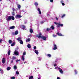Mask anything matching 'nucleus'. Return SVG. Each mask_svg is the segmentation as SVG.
Wrapping results in <instances>:
<instances>
[{
	"instance_id": "nucleus-39",
	"label": "nucleus",
	"mask_w": 79,
	"mask_h": 79,
	"mask_svg": "<svg viewBox=\"0 0 79 79\" xmlns=\"http://www.w3.org/2000/svg\"><path fill=\"white\" fill-rule=\"evenodd\" d=\"M52 35L53 37H56V35L53 34Z\"/></svg>"
},
{
	"instance_id": "nucleus-63",
	"label": "nucleus",
	"mask_w": 79,
	"mask_h": 79,
	"mask_svg": "<svg viewBox=\"0 0 79 79\" xmlns=\"http://www.w3.org/2000/svg\"><path fill=\"white\" fill-rule=\"evenodd\" d=\"M42 23H44V22H41V24H42Z\"/></svg>"
},
{
	"instance_id": "nucleus-37",
	"label": "nucleus",
	"mask_w": 79,
	"mask_h": 79,
	"mask_svg": "<svg viewBox=\"0 0 79 79\" xmlns=\"http://www.w3.org/2000/svg\"><path fill=\"white\" fill-rule=\"evenodd\" d=\"M10 79H15V77H10Z\"/></svg>"
},
{
	"instance_id": "nucleus-9",
	"label": "nucleus",
	"mask_w": 79,
	"mask_h": 79,
	"mask_svg": "<svg viewBox=\"0 0 79 79\" xmlns=\"http://www.w3.org/2000/svg\"><path fill=\"white\" fill-rule=\"evenodd\" d=\"M17 6L18 9H19V10H20V8H21V6L19 4H17Z\"/></svg>"
},
{
	"instance_id": "nucleus-15",
	"label": "nucleus",
	"mask_w": 79,
	"mask_h": 79,
	"mask_svg": "<svg viewBox=\"0 0 79 79\" xmlns=\"http://www.w3.org/2000/svg\"><path fill=\"white\" fill-rule=\"evenodd\" d=\"M21 39L22 38L21 37H19L17 38V40L20 41L21 40Z\"/></svg>"
},
{
	"instance_id": "nucleus-8",
	"label": "nucleus",
	"mask_w": 79,
	"mask_h": 79,
	"mask_svg": "<svg viewBox=\"0 0 79 79\" xmlns=\"http://www.w3.org/2000/svg\"><path fill=\"white\" fill-rule=\"evenodd\" d=\"M21 17H22V16L20 15H17L16 16H15V18H21Z\"/></svg>"
},
{
	"instance_id": "nucleus-53",
	"label": "nucleus",
	"mask_w": 79,
	"mask_h": 79,
	"mask_svg": "<svg viewBox=\"0 0 79 79\" xmlns=\"http://www.w3.org/2000/svg\"><path fill=\"white\" fill-rule=\"evenodd\" d=\"M25 24H26L27 23V21H25L24 22Z\"/></svg>"
},
{
	"instance_id": "nucleus-5",
	"label": "nucleus",
	"mask_w": 79,
	"mask_h": 79,
	"mask_svg": "<svg viewBox=\"0 0 79 79\" xmlns=\"http://www.w3.org/2000/svg\"><path fill=\"white\" fill-rule=\"evenodd\" d=\"M58 69L61 74H63V71L62 69H60V68H58Z\"/></svg>"
},
{
	"instance_id": "nucleus-34",
	"label": "nucleus",
	"mask_w": 79,
	"mask_h": 79,
	"mask_svg": "<svg viewBox=\"0 0 79 79\" xmlns=\"http://www.w3.org/2000/svg\"><path fill=\"white\" fill-rule=\"evenodd\" d=\"M51 29L50 28H47L46 29V31H50Z\"/></svg>"
},
{
	"instance_id": "nucleus-56",
	"label": "nucleus",
	"mask_w": 79,
	"mask_h": 79,
	"mask_svg": "<svg viewBox=\"0 0 79 79\" xmlns=\"http://www.w3.org/2000/svg\"><path fill=\"white\" fill-rule=\"evenodd\" d=\"M13 60H11V63H13Z\"/></svg>"
},
{
	"instance_id": "nucleus-33",
	"label": "nucleus",
	"mask_w": 79,
	"mask_h": 79,
	"mask_svg": "<svg viewBox=\"0 0 79 79\" xmlns=\"http://www.w3.org/2000/svg\"><path fill=\"white\" fill-rule=\"evenodd\" d=\"M11 52L10 51H9L8 52V55H10V53Z\"/></svg>"
},
{
	"instance_id": "nucleus-26",
	"label": "nucleus",
	"mask_w": 79,
	"mask_h": 79,
	"mask_svg": "<svg viewBox=\"0 0 79 79\" xmlns=\"http://www.w3.org/2000/svg\"><path fill=\"white\" fill-rule=\"evenodd\" d=\"M20 43L21 44H23V40H21L20 41Z\"/></svg>"
},
{
	"instance_id": "nucleus-54",
	"label": "nucleus",
	"mask_w": 79,
	"mask_h": 79,
	"mask_svg": "<svg viewBox=\"0 0 79 79\" xmlns=\"http://www.w3.org/2000/svg\"><path fill=\"white\" fill-rule=\"evenodd\" d=\"M48 15H49V12L47 13V15L48 16Z\"/></svg>"
},
{
	"instance_id": "nucleus-29",
	"label": "nucleus",
	"mask_w": 79,
	"mask_h": 79,
	"mask_svg": "<svg viewBox=\"0 0 79 79\" xmlns=\"http://www.w3.org/2000/svg\"><path fill=\"white\" fill-rule=\"evenodd\" d=\"M14 69H17V67L16 65H15L14 67Z\"/></svg>"
},
{
	"instance_id": "nucleus-57",
	"label": "nucleus",
	"mask_w": 79,
	"mask_h": 79,
	"mask_svg": "<svg viewBox=\"0 0 79 79\" xmlns=\"http://www.w3.org/2000/svg\"><path fill=\"white\" fill-rule=\"evenodd\" d=\"M24 64H26V61H25L24 62Z\"/></svg>"
},
{
	"instance_id": "nucleus-28",
	"label": "nucleus",
	"mask_w": 79,
	"mask_h": 79,
	"mask_svg": "<svg viewBox=\"0 0 79 79\" xmlns=\"http://www.w3.org/2000/svg\"><path fill=\"white\" fill-rule=\"evenodd\" d=\"M9 44H11V43H12V41H11V40H9Z\"/></svg>"
},
{
	"instance_id": "nucleus-62",
	"label": "nucleus",
	"mask_w": 79,
	"mask_h": 79,
	"mask_svg": "<svg viewBox=\"0 0 79 79\" xmlns=\"http://www.w3.org/2000/svg\"><path fill=\"white\" fill-rule=\"evenodd\" d=\"M67 2H68V0H67Z\"/></svg>"
},
{
	"instance_id": "nucleus-47",
	"label": "nucleus",
	"mask_w": 79,
	"mask_h": 79,
	"mask_svg": "<svg viewBox=\"0 0 79 79\" xmlns=\"http://www.w3.org/2000/svg\"><path fill=\"white\" fill-rule=\"evenodd\" d=\"M12 10L13 11H15V9H14V8H13L12 9Z\"/></svg>"
},
{
	"instance_id": "nucleus-19",
	"label": "nucleus",
	"mask_w": 79,
	"mask_h": 79,
	"mask_svg": "<svg viewBox=\"0 0 79 79\" xmlns=\"http://www.w3.org/2000/svg\"><path fill=\"white\" fill-rule=\"evenodd\" d=\"M22 29H25V28H26V27H25V26H24V25H22Z\"/></svg>"
},
{
	"instance_id": "nucleus-41",
	"label": "nucleus",
	"mask_w": 79,
	"mask_h": 79,
	"mask_svg": "<svg viewBox=\"0 0 79 79\" xmlns=\"http://www.w3.org/2000/svg\"><path fill=\"white\" fill-rule=\"evenodd\" d=\"M34 49V50H36V49H37V48H36V46H34L33 48Z\"/></svg>"
},
{
	"instance_id": "nucleus-6",
	"label": "nucleus",
	"mask_w": 79,
	"mask_h": 79,
	"mask_svg": "<svg viewBox=\"0 0 79 79\" xmlns=\"http://www.w3.org/2000/svg\"><path fill=\"white\" fill-rule=\"evenodd\" d=\"M2 63H3V64H5V61H6V60H5V58H3L2 59Z\"/></svg>"
},
{
	"instance_id": "nucleus-64",
	"label": "nucleus",
	"mask_w": 79,
	"mask_h": 79,
	"mask_svg": "<svg viewBox=\"0 0 79 79\" xmlns=\"http://www.w3.org/2000/svg\"><path fill=\"white\" fill-rule=\"evenodd\" d=\"M47 64V65H47V64Z\"/></svg>"
},
{
	"instance_id": "nucleus-21",
	"label": "nucleus",
	"mask_w": 79,
	"mask_h": 79,
	"mask_svg": "<svg viewBox=\"0 0 79 79\" xmlns=\"http://www.w3.org/2000/svg\"><path fill=\"white\" fill-rule=\"evenodd\" d=\"M18 34V31H15V35H17Z\"/></svg>"
},
{
	"instance_id": "nucleus-17",
	"label": "nucleus",
	"mask_w": 79,
	"mask_h": 79,
	"mask_svg": "<svg viewBox=\"0 0 79 79\" xmlns=\"http://www.w3.org/2000/svg\"><path fill=\"white\" fill-rule=\"evenodd\" d=\"M10 69H11V67H8L7 68V71H10Z\"/></svg>"
},
{
	"instance_id": "nucleus-35",
	"label": "nucleus",
	"mask_w": 79,
	"mask_h": 79,
	"mask_svg": "<svg viewBox=\"0 0 79 79\" xmlns=\"http://www.w3.org/2000/svg\"><path fill=\"white\" fill-rule=\"evenodd\" d=\"M74 71L75 72V74H77V70H75Z\"/></svg>"
},
{
	"instance_id": "nucleus-43",
	"label": "nucleus",
	"mask_w": 79,
	"mask_h": 79,
	"mask_svg": "<svg viewBox=\"0 0 79 79\" xmlns=\"http://www.w3.org/2000/svg\"><path fill=\"white\" fill-rule=\"evenodd\" d=\"M16 74L18 75L19 74V72L18 71H16Z\"/></svg>"
},
{
	"instance_id": "nucleus-60",
	"label": "nucleus",
	"mask_w": 79,
	"mask_h": 79,
	"mask_svg": "<svg viewBox=\"0 0 79 79\" xmlns=\"http://www.w3.org/2000/svg\"><path fill=\"white\" fill-rule=\"evenodd\" d=\"M0 1H2V0H0Z\"/></svg>"
},
{
	"instance_id": "nucleus-1",
	"label": "nucleus",
	"mask_w": 79,
	"mask_h": 79,
	"mask_svg": "<svg viewBox=\"0 0 79 79\" xmlns=\"http://www.w3.org/2000/svg\"><path fill=\"white\" fill-rule=\"evenodd\" d=\"M36 37H38L39 39L41 38L44 40H47V38L46 37L42 36V33H40L39 35H36Z\"/></svg>"
},
{
	"instance_id": "nucleus-10",
	"label": "nucleus",
	"mask_w": 79,
	"mask_h": 79,
	"mask_svg": "<svg viewBox=\"0 0 79 79\" xmlns=\"http://www.w3.org/2000/svg\"><path fill=\"white\" fill-rule=\"evenodd\" d=\"M63 2H64V1H63L62 0L61 1V3L62 6H64L65 4H64V3H63Z\"/></svg>"
},
{
	"instance_id": "nucleus-32",
	"label": "nucleus",
	"mask_w": 79,
	"mask_h": 79,
	"mask_svg": "<svg viewBox=\"0 0 79 79\" xmlns=\"http://www.w3.org/2000/svg\"><path fill=\"white\" fill-rule=\"evenodd\" d=\"M51 27L52 29V30H53L54 29H55V27H54L53 26H52Z\"/></svg>"
},
{
	"instance_id": "nucleus-23",
	"label": "nucleus",
	"mask_w": 79,
	"mask_h": 79,
	"mask_svg": "<svg viewBox=\"0 0 79 79\" xmlns=\"http://www.w3.org/2000/svg\"><path fill=\"white\" fill-rule=\"evenodd\" d=\"M15 42H14L12 44H11V46L12 47H13V46H14V45H15Z\"/></svg>"
},
{
	"instance_id": "nucleus-40",
	"label": "nucleus",
	"mask_w": 79,
	"mask_h": 79,
	"mask_svg": "<svg viewBox=\"0 0 79 79\" xmlns=\"http://www.w3.org/2000/svg\"><path fill=\"white\" fill-rule=\"evenodd\" d=\"M32 35L30 34L29 35L28 37H32Z\"/></svg>"
},
{
	"instance_id": "nucleus-50",
	"label": "nucleus",
	"mask_w": 79,
	"mask_h": 79,
	"mask_svg": "<svg viewBox=\"0 0 79 79\" xmlns=\"http://www.w3.org/2000/svg\"><path fill=\"white\" fill-rule=\"evenodd\" d=\"M51 2H53V0H50Z\"/></svg>"
},
{
	"instance_id": "nucleus-18",
	"label": "nucleus",
	"mask_w": 79,
	"mask_h": 79,
	"mask_svg": "<svg viewBox=\"0 0 79 79\" xmlns=\"http://www.w3.org/2000/svg\"><path fill=\"white\" fill-rule=\"evenodd\" d=\"M27 47L28 48H31V44H28L27 45Z\"/></svg>"
},
{
	"instance_id": "nucleus-30",
	"label": "nucleus",
	"mask_w": 79,
	"mask_h": 79,
	"mask_svg": "<svg viewBox=\"0 0 79 79\" xmlns=\"http://www.w3.org/2000/svg\"><path fill=\"white\" fill-rule=\"evenodd\" d=\"M42 60V58L40 57H39L38 59V61H40V60Z\"/></svg>"
},
{
	"instance_id": "nucleus-3",
	"label": "nucleus",
	"mask_w": 79,
	"mask_h": 79,
	"mask_svg": "<svg viewBox=\"0 0 79 79\" xmlns=\"http://www.w3.org/2000/svg\"><path fill=\"white\" fill-rule=\"evenodd\" d=\"M54 23L55 24H56V25H57V27H59L60 26L61 27H63V24H60V23H57L56 22H54Z\"/></svg>"
},
{
	"instance_id": "nucleus-36",
	"label": "nucleus",
	"mask_w": 79,
	"mask_h": 79,
	"mask_svg": "<svg viewBox=\"0 0 79 79\" xmlns=\"http://www.w3.org/2000/svg\"><path fill=\"white\" fill-rule=\"evenodd\" d=\"M21 60H16V62H18V61H20Z\"/></svg>"
},
{
	"instance_id": "nucleus-42",
	"label": "nucleus",
	"mask_w": 79,
	"mask_h": 79,
	"mask_svg": "<svg viewBox=\"0 0 79 79\" xmlns=\"http://www.w3.org/2000/svg\"><path fill=\"white\" fill-rule=\"evenodd\" d=\"M0 71H1V73H3V72H3V70L1 69H0Z\"/></svg>"
},
{
	"instance_id": "nucleus-31",
	"label": "nucleus",
	"mask_w": 79,
	"mask_h": 79,
	"mask_svg": "<svg viewBox=\"0 0 79 79\" xmlns=\"http://www.w3.org/2000/svg\"><path fill=\"white\" fill-rule=\"evenodd\" d=\"M35 5L37 6V5H38V3L37 2H35Z\"/></svg>"
},
{
	"instance_id": "nucleus-7",
	"label": "nucleus",
	"mask_w": 79,
	"mask_h": 79,
	"mask_svg": "<svg viewBox=\"0 0 79 79\" xmlns=\"http://www.w3.org/2000/svg\"><path fill=\"white\" fill-rule=\"evenodd\" d=\"M54 47L53 48V50H56L57 49V47H56V45L55 44H54Z\"/></svg>"
},
{
	"instance_id": "nucleus-59",
	"label": "nucleus",
	"mask_w": 79,
	"mask_h": 79,
	"mask_svg": "<svg viewBox=\"0 0 79 79\" xmlns=\"http://www.w3.org/2000/svg\"><path fill=\"white\" fill-rule=\"evenodd\" d=\"M56 62H57V60H56V61H55V63H56Z\"/></svg>"
},
{
	"instance_id": "nucleus-51",
	"label": "nucleus",
	"mask_w": 79,
	"mask_h": 79,
	"mask_svg": "<svg viewBox=\"0 0 79 79\" xmlns=\"http://www.w3.org/2000/svg\"><path fill=\"white\" fill-rule=\"evenodd\" d=\"M57 79H60V77H57Z\"/></svg>"
},
{
	"instance_id": "nucleus-16",
	"label": "nucleus",
	"mask_w": 79,
	"mask_h": 79,
	"mask_svg": "<svg viewBox=\"0 0 79 79\" xmlns=\"http://www.w3.org/2000/svg\"><path fill=\"white\" fill-rule=\"evenodd\" d=\"M30 40H31V39H30V38L27 39L26 40V42H30Z\"/></svg>"
},
{
	"instance_id": "nucleus-49",
	"label": "nucleus",
	"mask_w": 79,
	"mask_h": 79,
	"mask_svg": "<svg viewBox=\"0 0 79 79\" xmlns=\"http://www.w3.org/2000/svg\"><path fill=\"white\" fill-rule=\"evenodd\" d=\"M12 15L13 16H15V13L14 12L12 13Z\"/></svg>"
},
{
	"instance_id": "nucleus-4",
	"label": "nucleus",
	"mask_w": 79,
	"mask_h": 79,
	"mask_svg": "<svg viewBox=\"0 0 79 79\" xmlns=\"http://www.w3.org/2000/svg\"><path fill=\"white\" fill-rule=\"evenodd\" d=\"M14 55H16L18 56V55H19V52H18V51L16 50H15L14 52Z\"/></svg>"
},
{
	"instance_id": "nucleus-55",
	"label": "nucleus",
	"mask_w": 79,
	"mask_h": 79,
	"mask_svg": "<svg viewBox=\"0 0 79 79\" xmlns=\"http://www.w3.org/2000/svg\"><path fill=\"white\" fill-rule=\"evenodd\" d=\"M56 20H58V18H57V17L56 18Z\"/></svg>"
},
{
	"instance_id": "nucleus-2",
	"label": "nucleus",
	"mask_w": 79,
	"mask_h": 79,
	"mask_svg": "<svg viewBox=\"0 0 79 79\" xmlns=\"http://www.w3.org/2000/svg\"><path fill=\"white\" fill-rule=\"evenodd\" d=\"M6 20L7 21H11L12 19V20H14L15 19V17L13 16H9L6 19Z\"/></svg>"
},
{
	"instance_id": "nucleus-61",
	"label": "nucleus",
	"mask_w": 79,
	"mask_h": 79,
	"mask_svg": "<svg viewBox=\"0 0 79 79\" xmlns=\"http://www.w3.org/2000/svg\"><path fill=\"white\" fill-rule=\"evenodd\" d=\"M23 1H24V0H22Z\"/></svg>"
},
{
	"instance_id": "nucleus-11",
	"label": "nucleus",
	"mask_w": 79,
	"mask_h": 79,
	"mask_svg": "<svg viewBox=\"0 0 79 79\" xmlns=\"http://www.w3.org/2000/svg\"><path fill=\"white\" fill-rule=\"evenodd\" d=\"M38 11L39 12V15H41V11H40V10L39 8H38L37 9Z\"/></svg>"
},
{
	"instance_id": "nucleus-45",
	"label": "nucleus",
	"mask_w": 79,
	"mask_h": 79,
	"mask_svg": "<svg viewBox=\"0 0 79 79\" xmlns=\"http://www.w3.org/2000/svg\"><path fill=\"white\" fill-rule=\"evenodd\" d=\"M58 68H60V67H56L55 68V69H58Z\"/></svg>"
},
{
	"instance_id": "nucleus-14",
	"label": "nucleus",
	"mask_w": 79,
	"mask_h": 79,
	"mask_svg": "<svg viewBox=\"0 0 79 79\" xmlns=\"http://www.w3.org/2000/svg\"><path fill=\"white\" fill-rule=\"evenodd\" d=\"M35 53L36 55H38L39 54V52H38L37 50H35Z\"/></svg>"
},
{
	"instance_id": "nucleus-58",
	"label": "nucleus",
	"mask_w": 79,
	"mask_h": 79,
	"mask_svg": "<svg viewBox=\"0 0 79 79\" xmlns=\"http://www.w3.org/2000/svg\"><path fill=\"white\" fill-rule=\"evenodd\" d=\"M37 79H40V77H39Z\"/></svg>"
},
{
	"instance_id": "nucleus-48",
	"label": "nucleus",
	"mask_w": 79,
	"mask_h": 79,
	"mask_svg": "<svg viewBox=\"0 0 79 79\" xmlns=\"http://www.w3.org/2000/svg\"><path fill=\"white\" fill-rule=\"evenodd\" d=\"M2 41H3V40H2L0 39V43H1V42H2Z\"/></svg>"
},
{
	"instance_id": "nucleus-27",
	"label": "nucleus",
	"mask_w": 79,
	"mask_h": 79,
	"mask_svg": "<svg viewBox=\"0 0 79 79\" xmlns=\"http://www.w3.org/2000/svg\"><path fill=\"white\" fill-rule=\"evenodd\" d=\"M26 55V52H24L23 53V55L22 56H24Z\"/></svg>"
},
{
	"instance_id": "nucleus-25",
	"label": "nucleus",
	"mask_w": 79,
	"mask_h": 79,
	"mask_svg": "<svg viewBox=\"0 0 79 79\" xmlns=\"http://www.w3.org/2000/svg\"><path fill=\"white\" fill-rule=\"evenodd\" d=\"M29 79H33V76H31L30 77H29Z\"/></svg>"
},
{
	"instance_id": "nucleus-44",
	"label": "nucleus",
	"mask_w": 79,
	"mask_h": 79,
	"mask_svg": "<svg viewBox=\"0 0 79 79\" xmlns=\"http://www.w3.org/2000/svg\"><path fill=\"white\" fill-rule=\"evenodd\" d=\"M22 11H23V12H24V13H26V11L24 10H23Z\"/></svg>"
},
{
	"instance_id": "nucleus-24",
	"label": "nucleus",
	"mask_w": 79,
	"mask_h": 79,
	"mask_svg": "<svg viewBox=\"0 0 79 79\" xmlns=\"http://www.w3.org/2000/svg\"><path fill=\"white\" fill-rule=\"evenodd\" d=\"M30 32L31 33H32L33 32V30L32 29H31L30 30Z\"/></svg>"
},
{
	"instance_id": "nucleus-38",
	"label": "nucleus",
	"mask_w": 79,
	"mask_h": 79,
	"mask_svg": "<svg viewBox=\"0 0 79 79\" xmlns=\"http://www.w3.org/2000/svg\"><path fill=\"white\" fill-rule=\"evenodd\" d=\"M65 15H66L65 14L63 15L62 16L61 18H64V16H65Z\"/></svg>"
},
{
	"instance_id": "nucleus-12",
	"label": "nucleus",
	"mask_w": 79,
	"mask_h": 79,
	"mask_svg": "<svg viewBox=\"0 0 79 79\" xmlns=\"http://www.w3.org/2000/svg\"><path fill=\"white\" fill-rule=\"evenodd\" d=\"M15 27V26H11L10 27V29H14V28Z\"/></svg>"
},
{
	"instance_id": "nucleus-52",
	"label": "nucleus",
	"mask_w": 79,
	"mask_h": 79,
	"mask_svg": "<svg viewBox=\"0 0 79 79\" xmlns=\"http://www.w3.org/2000/svg\"><path fill=\"white\" fill-rule=\"evenodd\" d=\"M54 66H55V67L56 66V64H54Z\"/></svg>"
},
{
	"instance_id": "nucleus-20",
	"label": "nucleus",
	"mask_w": 79,
	"mask_h": 79,
	"mask_svg": "<svg viewBox=\"0 0 79 79\" xmlns=\"http://www.w3.org/2000/svg\"><path fill=\"white\" fill-rule=\"evenodd\" d=\"M47 56L48 57H51V55L50 54H48L47 55Z\"/></svg>"
},
{
	"instance_id": "nucleus-13",
	"label": "nucleus",
	"mask_w": 79,
	"mask_h": 79,
	"mask_svg": "<svg viewBox=\"0 0 79 79\" xmlns=\"http://www.w3.org/2000/svg\"><path fill=\"white\" fill-rule=\"evenodd\" d=\"M57 35H59V36H64V35H62L59 32H58L57 33Z\"/></svg>"
},
{
	"instance_id": "nucleus-46",
	"label": "nucleus",
	"mask_w": 79,
	"mask_h": 79,
	"mask_svg": "<svg viewBox=\"0 0 79 79\" xmlns=\"http://www.w3.org/2000/svg\"><path fill=\"white\" fill-rule=\"evenodd\" d=\"M15 59H16V57H15V56H13V59L15 60Z\"/></svg>"
},
{
	"instance_id": "nucleus-22",
	"label": "nucleus",
	"mask_w": 79,
	"mask_h": 79,
	"mask_svg": "<svg viewBox=\"0 0 79 79\" xmlns=\"http://www.w3.org/2000/svg\"><path fill=\"white\" fill-rule=\"evenodd\" d=\"M22 56V60L23 61H24L25 59L24 58V56Z\"/></svg>"
}]
</instances>
